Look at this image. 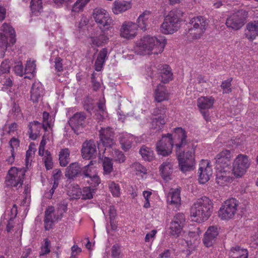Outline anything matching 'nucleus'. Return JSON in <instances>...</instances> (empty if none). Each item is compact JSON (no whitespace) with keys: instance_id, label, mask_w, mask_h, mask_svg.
I'll list each match as a JSON object with an SVG mask.
<instances>
[{"instance_id":"f257e3e1","label":"nucleus","mask_w":258,"mask_h":258,"mask_svg":"<svg viewBox=\"0 0 258 258\" xmlns=\"http://www.w3.org/2000/svg\"><path fill=\"white\" fill-rule=\"evenodd\" d=\"M185 131L181 127L175 128L174 140L179 166L182 172L192 170L195 165V147L186 140Z\"/></svg>"},{"instance_id":"f03ea898","label":"nucleus","mask_w":258,"mask_h":258,"mask_svg":"<svg viewBox=\"0 0 258 258\" xmlns=\"http://www.w3.org/2000/svg\"><path fill=\"white\" fill-rule=\"evenodd\" d=\"M166 44V40L164 36L158 37L146 36L136 43L134 48L135 52L140 55H145L150 52L159 54L162 52Z\"/></svg>"},{"instance_id":"7ed1b4c3","label":"nucleus","mask_w":258,"mask_h":258,"mask_svg":"<svg viewBox=\"0 0 258 258\" xmlns=\"http://www.w3.org/2000/svg\"><path fill=\"white\" fill-rule=\"evenodd\" d=\"M212 203L207 197L198 199L190 209L192 220L198 223L206 221L212 212Z\"/></svg>"},{"instance_id":"20e7f679","label":"nucleus","mask_w":258,"mask_h":258,"mask_svg":"<svg viewBox=\"0 0 258 258\" xmlns=\"http://www.w3.org/2000/svg\"><path fill=\"white\" fill-rule=\"evenodd\" d=\"M209 25V21L201 16L191 18L187 24L185 34L189 39H198L204 34Z\"/></svg>"},{"instance_id":"39448f33","label":"nucleus","mask_w":258,"mask_h":258,"mask_svg":"<svg viewBox=\"0 0 258 258\" xmlns=\"http://www.w3.org/2000/svg\"><path fill=\"white\" fill-rule=\"evenodd\" d=\"M183 13L179 9L171 11L161 25V31L164 34H171L178 30L180 26V19Z\"/></svg>"},{"instance_id":"423d86ee","label":"nucleus","mask_w":258,"mask_h":258,"mask_svg":"<svg viewBox=\"0 0 258 258\" xmlns=\"http://www.w3.org/2000/svg\"><path fill=\"white\" fill-rule=\"evenodd\" d=\"M26 170L24 168L12 167L8 171L6 177L5 184L8 187L18 189L22 187L25 175Z\"/></svg>"},{"instance_id":"0eeeda50","label":"nucleus","mask_w":258,"mask_h":258,"mask_svg":"<svg viewBox=\"0 0 258 258\" xmlns=\"http://www.w3.org/2000/svg\"><path fill=\"white\" fill-rule=\"evenodd\" d=\"M93 161L86 166L81 167L78 162L72 163L66 168L65 176L68 179L74 180L79 176H89L91 172V165Z\"/></svg>"},{"instance_id":"6e6552de","label":"nucleus","mask_w":258,"mask_h":258,"mask_svg":"<svg viewBox=\"0 0 258 258\" xmlns=\"http://www.w3.org/2000/svg\"><path fill=\"white\" fill-rule=\"evenodd\" d=\"M251 164L250 159L246 155L238 154L234 160L232 171L236 177H241Z\"/></svg>"},{"instance_id":"1a4fd4ad","label":"nucleus","mask_w":258,"mask_h":258,"mask_svg":"<svg viewBox=\"0 0 258 258\" xmlns=\"http://www.w3.org/2000/svg\"><path fill=\"white\" fill-rule=\"evenodd\" d=\"M238 206L237 201L234 198L226 200L220 208L218 215L223 220H228L232 218L237 211Z\"/></svg>"},{"instance_id":"9d476101","label":"nucleus","mask_w":258,"mask_h":258,"mask_svg":"<svg viewBox=\"0 0 258 258\" xmlns=\"http://www.w3.org/2000/svg\"><path fill=\"white\" fill-rule=\"evenodd\" d=\"M151 71L150 76L152 78L156 76L154 72H157L158 76L161 78V81L163 83H167L172 79V73L171 69L169 66L167 64H160L157 67L155 66L148 68L147 72Z\"/></svg>"},{"instance_id":"9b49d317","label":"nucleus","mask_w":258,"mask_h":258,"mask_svg":"<svg viewBox=\"0 0 258 258\" xmlns=\"http://www.w3.org/2000/svg\"><path fill=\"white\" fill-rule=\"evenodd\" d=\"M173 142L171 134L163 135L156 144V151L159 155L167 156L172 152Z\"/></svg>"},{"instance_id":"f8f14e48","label":"nucleus","mask_w":258,"mask_h":258,"mask_svg":"<svg viewBox=\"0 0 258 258\" xmlns=\"http://www.w3.org/2000/svg\"><path fill=\"white\" fill-rule=\"evenodd\" d=\"M231 152L228 150H223L219 153L215 158L217 169L225 170V171H231Z\"/></svg>"},{"instance_id":"ddd939ff","label":"nucleus","mask_w":258,"mask_h":258,"mask_svg":"<svg viewBox=\"0 0 258 258\" xmlns=\"http://www.w3.org/2000/svg\"><path fill=\"white\" fill-rule=\"evenodd\" d=\"M166 109L164 107H157L154 109L152 114L155 117L151 119V128L161 130L166 122Z\"/></svg>"},{"instance_id":"4468645a","label":"nucleus","mask_w":258,"mask_h":258,"mask_svg":"<svg viewBox=\"0 0 258 258\" xmlns=\"http://www.w3.org/2000/svg\"><path fill=\"white\" fill-rule=\"evenodd\" d=\"M246 18L245 11L239 10L230 16L226 20L227 27L234 30L241 28L244 24Z\"/></svg>"},{"instance_id":"2eb2a0df","label":"nucleus","mask_w":258,"mask_h":258,"mask_svg":"<svg viewBox=\"0 0 258 258\" xmlns=\"http://www.w3.org/2000/svg\"><path fill=\"white\" fill-rule=\"evenodd\" d=\"M93 16L95 22L99 25L101 30H103L106 26V29H109V27L108 26L111 24L112 19L106 11L102 8H96L93 11Z\"/></svg>"},{"instance_id":"dca6fc26","label":"nucleus","mask_w":258,"mask_h":258,"mask_svg":"<svg viewBox=\"0 0 258 258\" xmlns=\"http://www.w3.org/2000/svg\"><path fill=\"white\" fill-rule=\"evenodd\" d=\"M114 135L113 129L109 127L102 128L100 130V141L102 143L103 147H105L104 152L108 150L110 151V147L114 145Z\"/></svg>"},{"instance_id":"f3484780","label":"nucleus","mask_w":258,"mask_h":258,"mask_svg":"<svg viewBox=\"0 0 258 258\" xmlns=\"http://www.w3.org/2000/svg\"><path fill=\"white\" fill-rule=\"evenodd\" d=\"M212 174L213 170L210 165V162L207 160H202L199 163L198 171L199 182L201 184L206 183Z\"/></svg>"},{"instance_id":"a211bd4d","label":"nucleus","mask_w":258,"mask_h":258,"mask_svg":"<svg viewBox=\"0 0 258 258\" xmlns=\"http://www.w3.org/2000/svg\"><path fill=\"white\" fill-rule=\"evenodd\" d=\"M86 118V115L84 112H78L70 118L69 123L76 135L81 133L79 128H83Z\"/></svg>"},{"instance_id":"6ab92c4d","label":"nucleus","mask_w":258,"mask_h":258,"mask_svg":"<svg viewBox=\"0 0 258 258\" xmlns=\"http://www.w3.org/2000/svg\"><path fill=\"white\" fill-rule=\"evenodd\" d=\"M175 160L167 158L159 166L160 174L164 180L168 181L171 179V176L174 170Z\"/></svg>"},{"instance_id":"aec40b11","label":"nucleus","mask_w":258,"mask_h":258,"mask_svg":"<svg viewBox=\"0 0 258 258\" xmlns=\"http://www.w3.org/2000/svg\"><path fill=\"white\" fill-rule=\"evenodd\" d=\"M28 127L29 138L34 140L39 135L42 129H43L45 132L47 131V128L50 127V122L47 121L46 123H41L37 121H34L30 122Z\"/></svg>"},{"instance_id":"412c9836","label":"nucleus","mask_w":258,"mask_h":258,"mask_svg":"<svg viewBox=\"0 0 258 258\" xmlns=\"http://www.w3.org/2000/svg\"><path fill=\"white\" fill-rule=\"evenodd\" d=\"M81 153L84 159L95 158L97 156V150L94 141L90 140L85 141L82 145Z\"/></svg>"},{"instance_id":"4be33fe9","label":"nucleus","mask_w":258,"mask_h":258,"mask_svg":"<svg viewBox=\"0 0 258 258\" xmlns=\"http://www.w3.org/2000/svg\"><path fill=\"white\" fill-rule=\"evenodd\" d=\"M137 25L132 22H124L120 28V36L127 39H133L137 35Z\"/></svg>"},{"instance_id":"5701e85b","label":"nucleus","mask_w":258,"mask_h":258,"mask_svg":"<svg viewBox=\"0 0 258 258\" xmlns=\"http://www.w3.org/2000/svg\"><path fill=\"white\" fill-rule=\"evenodd\" d=\"M219 231L217 226H210L204 234L203 243L206 247H210L216 242Z\"/></svg>"},{"instance_id":"b1692460","label":"nucleus","mask_w":258,"mask_h":258,"mask_svg":"<svg viewBox=\"0 0 258 258\" xmlns=\"http://www.w3.org/2000/svg\"><path fill=\"white\" fill-rule=\"evenodd\" d=\"M44 94L42 84L38 81H35L32 84L30 91V98L33 102H38Z\"/></svg>"},{"instance_id":"393cba45","label":"nucleus","mask_w":258,"mask_h":258,"mask_svg":"<svg viewBox=\"0 0 258 258\" xmlns=\"http://www.w3.org/2000/svg\"><path fill=\"white\" fill-rule=\"evenodd\" d=\"M167 201L169 207L178 209L181 205L180 190L171 189L168 194Z\"/></svg>"},{"instance_id":"a878e982","label":"nucleus","mask_w":258,"mask_h":258,"mask_svg":"<svg viewBox=\"0 0 258 258\" xmlns=\"http://www.w3.org/2000/svg\"><path fill=\"white\" fill-rule=\"evenodd\" d=\"M231 171L226 172L225 170L217 169L216 180L217 184L222 186L231 182L232 181V178L230 176Z\"/></svg>"},{"instance_id":"bb28decb","label":"nucleus","mask_w":258,"mask_h":258,"mask_svg":"<svg viewBox=\"0 0 258 258\" xmlns=\"http://www.w3.org/2000/svg\"><path fill=\"white\" fill-rule=\"evenodd\" d=\"M54 212V208L52 206L48 207L45 211L44 223L45 230H49L52 228L55 218Z\"/></svg>"},{"instance_id":"cd10ccee","label":"nucleus","mask_w":258,"mask_h":258,"mask_svg":"<svg viewBox=\"0 0 258 258\" xmlns=\"http://www.w3.org/2000/svg\"><path fill=\"white\" fill-rule=\"evenodd\" d=\"M132 7V3L130 1H115L114 2L112 11L115 14L122 13Z\"/></svg>"},{"instance_id":"c85d7f7f","label":"nucleus","mask_w":258,"mask_h":258,"mask_svg":"<svg viewBox=\"0 0 258 258\" xmlns=\"http://www.w3.org/2000/svg\"><path fill=\"white\" fill-rule=\"evenodd\" d=\"M246 30L245 33L246 37L250 40L254 39L258 36V21H254L246 25Z\"/></svg>"},{"instance_id":"c756f323","label":"nucleus","mask_w":258,"mask_h":258,"mask_svg":"<svg viewBox=\"0 0 258 258\" xmlns=\"http://www.w3.org/2000/svg\"><path fill=\"white\" fill-rule=\"evenodd\" d=\"M214 101L212 97H201L197 100V105L200 110L208 109L213 107Z\"/></svg>"},{"instance_id":"7c9ffc66","label":"nucleus","mask_w":258,"mask_h":258,"mask_svg":"<svg viewBox=\"0 0 258 258\" xmlns=\"http://www.w3.org/2000/svg\"><path fill=\"white\" fill-rule=\"evenodd\" d=\"M248 253L246 249L239 246L232 247L230 251V258H248Z\"/></svg>"},{"instance_id":"2f4dec72","label":"nucleus","mask_w":258,"mask_h":258,"mask_svg":"<svg viewBox=\"0 0 258 258\" xmlns=\"http://www.w3.org/2000/svg\"><path fill=\"white\" fill-rule=\"evenodd\" d=\"M108 53L106 48L102 49L99 52L95 62V69L96 71H100L105 63Z\"/></svg>"},{"instance_id":"473e14b6","label":"nucleus","mask_w":258,"mask_h":258,"mask_svg":"<svg viewBox=\"0 0 258 258\" xmlns=\"http://www.w3.org/2000/svg\"><path fill=\"white\" fill-rule=\"evenodd\" d=\"M168 99V94L165 86L159 85L155 91V100L158 102H161Z\"/></svg>"},{"instance_id":"72a5a7b5","label":"nucleus","mask_w":258,"mask_h":258,"mask_svg":"<svg viewBox=\"0 0 258 258\" xmlns=\"http://www.w3.org/2000/svg\"><path fill=\"white\" fill-rule=\"evenodd\" d=\"M1 31L10 36V44L13 45L16 42V34L14 29L9 24L4 23L1 27Z\"/></svg>"},{"instance_id":"f704fd0d","label":"nucleus","mask_w":258,"mask_h":258,"mask_svg":"<svg viewBox=\"0 0 258 258\" xmlns=\"http://www.w3.org/2000/svg\"><path fill=\"white\" fill-rule=\"evenodd\" d=\"M107 152L110 153L111 156L118 163H123L126 159L125 156L121 151L113 148V147H110V151L108 150L104 153H107Z\"/></svg>"},{"instance_id":"c9c22d12","label":"nucleus","mask_w":258,"mask_h":258,"mask_svg":"<svg viewBox=\"0 0 258 258\" xmlns=\"http://www.w3.org/2000/svg\"><path fill=\"white\" fill-rule=\"evenodd\" d=\"M70 155L69 149L64 148L60 150L59 153V160L61 166L65 167L70 162Z\"/></svg>"},{"instance_id":"e433bc0d","label":"nucleus","mask_w":258,"mask_h":258,"mask_svg":"<svg viewBox=\"0 0 258 258\" xmlns=\"http://www.w3.org/2000/svg\"><path fill=\"white\" fill-rule=\"evenodd\" d=\"M139 153L143 159L146 161H150L154 158V153L153 151L145 146H142L139 151Z\"/></svg>"},{"instance_id":"4c0bfd02","label":"nucleus","mask_w":258,"mask_h":258,"mask_svg":"<svg viewBox=\"0 0 258 258\" xmlns=\"http://www.w3.org/2000/svg\"><path fill=\"white\" fill-rule=\"evenodd\" d=\"M150 17V14L149 12H145L141 15L137 20V27L138 26L142 30H146Z\"/></svg>"},{"instance_id":"58836bf2","label":"nucleus","mask_w":258,"mask_h":258,"mask_svg":"<svg viewBox=\"0 0 258 258\" xmlns=\"http://www.w3.org/2000/svg\"><path fill=\"white\" fill-rule=\"evenodd\" d=\"M103 173L104 174H110L113 170L112 160L109 157H105L102 160Z\"/></svg>"},{"instance_id":"ea45409f","label":"nucleus","mask_w":258,"mask_h":258,"mask_svg":"<svg viewBox=\"0 0 258 258\" xmlns=\"http://www.w3.org/2000/svg\"><path fill=\"white\" fill-rule=\"evenodd\" d=\"M133 139V137L130 135H125L120 138V143L123 150L126 151L131 148Z\"/></svg>"},{"instance_id":"a19ab883","label":"nucleus","mask_w":258,"mask_h":258,"mask_svg":"<svg viewBox=\"0 0 258 258\" xmlns=\"http://www.w3.org/2000/svg\"><path fill=\"white\" fill-rule=\"evenodd\" d=\"M92 44L96 46H100L103 43H106L108 40V37L106 36L105 33L100 34L97 36L91 37Z\"/></svg>"},{"instance_id":"79ce46f5","label":"nucleus","mask_w":258,"mask_h":258,"mask_svg":"<svg viewBox=\"0 0 258 258\" xmlns=\"http://www.w3.org/2000/svg\"><path fill=\"white\" fill-rule=\"evenodd\" d=\"M42 8V0H31L30 9L32 13L34 15H37V14L40 12Z\"/></svg>"},{"instance_id":"37998d69","label":"nucleus","mask_w":258,"mask_h":258,"mask_svg":"<svg viewBox=\"0 0 258 258\" xmlns=\"http://www.w3.org/2000/svg\"><path fill=\"white\" fill-rule=\"evenodd\" d=\"M89 0H77L71 9L72 13H78L83 10Z\"/></svg>"},{"instance_id":"c03bdc74","label":"nucleus","mask_w":258,"mask_h":258,"mask_svg":"<svg viewBox=\"0 0 258 258\" xmlns=\"http://www.w3.org/2000/svg\"><path fill=\"white\" fill-rule=\"evenodd\" d=\"M96 192V189L90 186L85 187L82 190V199L83 200H90L93 198Z\"/></svg>"},{"instance_id":"a18cd8bd","label":"nucleus","mask_w":258,"mask_h":258,"mask_svg":"<svg viewBox=\"0 0 258 258\" xmlns=\"http://www.w3.org/2000/svg\"><path fill=\"white\" fill-rule=\"evenodd\" d=\"M92 165H91L90 175L89 176H84L83 178H88L89 179L87 180L88 183H89L93 187H96L100 184V180L98 176L93 173L92 171Z\"/></svg>"},{"instance_id":"49530a36","label":"nucleus","mask_w":258,"mask_h":258,"mask_svg":"<svg viewBox=\"0 0 258 258\" xmlns=\"http://www.w3.org/2000/svg\"><path fill=\"white\" fill-rule=\"evenodd\" d=\"M36 64L35 60H27L25 68L26 74H31L33 77L36 73Z\"/></svg>"},{"instance_id":"de8ad7c7","label":"nucleus","mask_w":258,"mask_h":258,"mask_svg":"<svg viewBox=\"0 0 258 258\" xmlns=\"http://www.w3.org/2000/svg\"><path fill=\"white\" fill-rule=\"evenodd\" d=\"M183 225V224H179L177 223H175L172 221L170 226L171 234L173 235H178L180 233Z\"/></svg>"},{"instance_id":"09e8293b","label":"nucleus","mask_w":258,"mask_h":258,"mask_svg":"<svg viewBox=\"0 0 258 258\" xmlns=\"http://www.w3.org/2000/svg\"><path fill=\"white\" fill-rule=\"evenodd\" d=\"M109 188L114 197H118L120 196V187L118 184L114 181L109 183Z\"/></svg>"},{"instance_id":"8fccbe9b","label":"nucleus","mask_w":258,"mask_h":258,"mask_svg":"<svg viewBox=\"0 0 258 258\" xmlns=\"http://www.w3.org/2000/svg\"><path fill=\"white\" fill-rule=\"evenodd\" d=\"M232 81V78H230L222 82L221 85V87L223 89V93H229L232 91V89L231 88Z\"/></svg>"},{"instance_id":"3c124183","label":"nucleus","mask_w":258,"mask_h":258,"mask_svg":"<svg viewBox=\"0 0 258 258\" xmlns=\"http://www.w3.org/2000/svg\"><path fill=\"white\" fill-rule=\"evenodd\" d=\"M46 156L44 157V163L45 165V167L46 170H48L51 169L53 167V162L52 157L51 156L50 153L49 152L47 151L46 152Z\"/></svg>"},{"instance_id":"603ef678","label":"nucleus","mask_w":258,"mask_h":258,"mask_svg":"<svg viewBox=\"0 0 258 258\" xmlns=\"http://www.w3.org/2000/svg\"><path fill=\"white\" fill-rule=\"evenodd\" d=\"M14 71L17 75L21 77H22L24 74H26L22 61H19L16 63V64L14 68Z\"/></svg>"},{"instance_id":"864d4df0","label":"nucleus","mask_w":258,"mask_h":258,"mask_svg":"<svg viewBox=\"0 0 258 258\" xmlns=\"http://www.w3.org/2000/svg\"><path fill=\"white\" fill-rule=\"evenodd\" d=\"M84 108L88 112H91L94 108V103L93 100L89 97H87L84 100Z\"/></svg>"},{"instance_id":"5fc2aeb1","label":"nucleus","mask_w":258,"mask_h":258,"mask_svg":"<svg viewBox=\"0 0 258 258\" xmlns=\"http://www.w3.org/2000/svg\"><path fill=\"white\" fill-rule=\"evenodd\" d=\"M131 167L133 169L137 171L138 173H143L144 174L147 173L146 168L138 162L134 163L132 164Z\"/></svg>"},{"instance_id":"6e6d98bb","label":"nucleus","mask_w":258,"mask_h":258,"mask_svg":"<svg viewBox=\"0 0 258 258\" xmlns=\"http://www.w3.org/2000/svg\"><path fill=\"white\" fill-rule=\"evenodd\" d=\"M12 112L14 113V117L17 119L21 118L22 116L20 107L16 103L13 104Z\"/></svg>"},{"instance_id":"4d7b16f0","label":"nucleus","mask_w":258,"mask_h":258,"mask_svg":"<svg viewBox=\"0 0 258 258\" xmlns=\"http://www.w3.org/2000/svg\"><path fill=\"white\" fill-rule=\"evenodd\" d=\"M10 69V64L7 60L3 61L0 66V75L9 73Z\"/></svg>"},{"instance_id":"13d9d810","label":"nucleus","mask_w":258,"mask_h":258,"mask_svg":"<svg viewBox=\"0 0 258 258\" xmlns=\"http://www.w3.org/2000/svg\"><path fill=\"white\" fill-rule=\"evenodd\" d=\"M185 221L184 215L183 213H178L174 216L172 221L175 223H177L179 224L183 225Z\"/></svg>"},{"instance_id":"bf43d9fd","label":"nucleus","mask_w":258,"mask_h":258,"mask_svg":"<svg viewBox=\"0 0 258 258\" xmlns=\"http://www.w3.org/2000/svg\"><path fill=\"white\" fill-rule=\"evenodd\" d=\"M50 242L46 238L44 239V244L41 247V251L40 253V255L47 254L50 252Z\"/></svg>"},{"instance_id":"052dcab7","label":"nucleus","mask_w":258,"mask_h":258,"mask_svg":"<svg viewBox=\"0 0 258 258\" xmlns=\"http://www.w3.org/2000/svg\"><path fill=\"white\" fill-rule=\"evenodd\" d=\"M9 145L11 148V152L15 151V149L19 147L20 141L15 137H13L9 141Z\"/></svg>"},{"instance_id":"680f3d73","label":"nucleus","mask_w":258,"mask_h":258,"mask_svg":"<svg viewBox=\"0 0 258 258\" xmlns=\"http://www.w3.org/2000/svg\"><path fill=\"white\" fill-rule=\"evenodd\" d=\"M120 247L117 244L114 245L112 247L111 256L112 258H120Z\"/></svg>"},{"instance_id":"e2e57ef3","label":"nucleus","mask_w":258,"mask_h":258,"mask_svg":"<svg viewBox=\"0 0 258 258\" xmlns=\"http://www.w3.org/2000/svg\"><path fill=\"white\" fill-rule=\"evenodd\" d=\"M34 146L33 143H31L29 146V149L27 151L26 153V163L27 166L30 161H31L32 154H34V151L31 150V146Z\"/></svg>"},{"instance_id":"0e129e2a","label":"nucleus","mask_w":258,"mask_h":258,"mask_svg":"<svg viewBox=\"0 0 258 258\" xmlns=\"http://www.w3.org/2000/svg\"><path fill=\"white\" fill-rule=\"evenodd\" d=\"M8 38L3 33H0V48H7L8 46Z\"/></svg>"},{"instance_id":"69168bd1","label":"nucleus","mask_w":258,"mask_h":258,"mask_svg":"<svg viewBox=\"0 0 258 258\" xmlns=\"http://www.w3.org/2000/svg\"><path fill=\"white\" fill-rule=\"evenodd\" d=\"M55 69L57 72H61L63 71V66L62 63V59L60 57H56L55 59Z\"/></svg>"},{"instance_id":"338daca9","label":"nucleus","mask_w":258,"mask_h":258,"mask_svg":"<svg viewBox=\"0 0 258 258\" xmlns=\"http://www.w3.org/2000/svg\"><path fill=\"white\" fill-rule=\"evenodd\" d=\"M74 0H53L54 4L58 7H62L63 5H67L72 3Z\"/></svg>"},{"instance_id":"774afa93","label":"nucleus","mask_w":258,"mask_h":258,"mask_svg":"<svg viewBox=\"0 0 258 258\" xmlns=\"http://www.w3.org/2000/svg\"><path fill=\"white\" fill-rule=\"evenodd\" d=\"M16 217H14L13 216H10V217L9 218V220L8 221V223L7 225L6 230L7 231L9 232H10L14 227V219H15Z\"/></svg>"}]
</instances>
